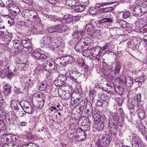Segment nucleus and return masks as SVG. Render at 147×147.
Masks as SVG:
<instances>
[{
  "instance_id": "f257e3e1",
  "label": "nucleus",
  "mask_w": 147,
  "mask_h": 147,
  "mask_svg": "<svg viewBox=\"0 0 147 147\" xmlns=\"http://www.w3.org/2000/svg\"><path fill=\"white\" fill-rule=\"evenodd\" d=\"M109 113V125L111 128L115 127L113 134L115 135L117 132L116 129L117 128L118 124H119L120 125H121L124 123V119H122V117L120 116L118 113H113L111 111Z\"/></svg>"
},
{
  "instance_id": "f03ea898",
  "label": "nucleus",
  "mask_w": 147,
  "mask_h": 147,
  "mask_svg": "<svg viewBox=\"0 0 147 147\" xmlns=\"http://www.w3.org/2000/svg\"><path fill=\"white\" fill-rule=\"evenodd\" d=\"M90 39L88 38H81L75 46V48L76 50L79 52L87 50L88 48V44L90 43L89 42V40Z\"/></svg>"
},
{
  "instance_id": "7ed1b4c3",
  "label": "nucleus",
  "mask_w": 147,
  "mask_h": 147,
  "mask_svg": "<svg viewBox=\"0 0 147 147\" xmlns=\"http://www.w3.org/2000/svg\"><path fill=\"white\" fill-rule=\"evenodd\" d=\"M54 38L50 36H45L43 37V42L41 43L43 47H50L52 51H57L58 46L54 45Z\"/></svg>"
},
{
  "instance_id": "20e7f679",
  "label": "nucleus",
  "mask_w": 147,
  "mask_h": 147,
  "mask_svg": "<svg viewBox=\"0 0 147 147\" xmlns=\"http://www.w3.org/2000/svg\"><path fill=\"white\" fill-rule=\"evenodd\" d=\"M68 29V27L65 24H62L48 27L47 30L50 33H62L67 31Z\"/></svg>"
},
{
  "instance_id": "39448f33",
  "label": "nucleus",
  "mask_w": 147,
  "mask_h": 147,
  "mask_svg": "<svg viewBox=\"0 0 147 147\" xmlns=\"http://www.w3.org/2000/svg\"><path fill=\"white\" fill-rule=\"evenodd\" d=\"M18 74L17 70L15 69L13 71H12L9 68V67L7 68L4 69L1 73V75L3 76H6L7 78H11L15 75Z\"/></svg>"
},
{
  "instance_id": "423d86ee",
  "label": "nucleus",
  "mask_w": 147,
  "mask_h": 147,
  "mask_svg": "<svg viewBox=\"0 0 147 147\" xmlns=\"http://www.w3.org/2000/svg\"><path fill=\"white\" fill-rule=\"evenodd\" d=\"M62 57L63 60L60 62L59 65L63 67H65L67 64L73 63L75 61V59L71 56H65Z\"/></svg>"
},
{
  "instance_id": "0eeeda50",
  "label": "nucleus",
  "mask_w": 147,
  "mask_h": 147,
  "mask_svg": "<svg viewBox=\"0 0 147 147\" xmlns=\"http://www.w3.org/2000/svg\"><path fill=\"white\" fill-rule=\"evenodd\" d=\"M43 29L42 25L37 22L35 23L34 25L32 26L31 30L34 34H37L40 33Z\"/></svg>"
},
{
  "instance_id": "6e6552de",
  "label": "nucleus",
  "mask_w": 147,
  "mask_h": 147,
  "mask_svg": "<svg viewBox=\"0 0 147 147\" xmlns=\"http://www.w3.org/2000/svg\"><path fill=\"white\" fill-rule=\"evenodd\" d=\"M20 104V105L23 108L24 111L26 113L31 114L32 113V110L30 108V103L27 102L23 101Z\"/></svg>"
},
{
  "instance_id": "1a4fd4ad",
  "label": "nucleus",
  "mask_w": 147,
  "mask_h": 147,
  "mask_svg": "<svg viewBox=\"0 0 147 147\" xmlns=\"http://www.w3.org/2000/svg\"><path fill=\"white\" fill-rule=\"evenodd\" d=\"M140 42L136 39H132L130 40L128 43V48L133 49L138 47L139 46Z\"/></svg>"
},
{
  "instance_id": "9d476101",
  "label": "nucleus",
  "mask_w": 147,
  "mask_h": 147,
  "mask_svg": "<svg viewBox=\"0 0 147 147\" xmlns=\"http://www.w3.org/2000/svg\"><path fill=\"white\" fill-rule=\"evenodd\" d=\"M10 139L11 140L9 144H8L7 145H4L2 147H8L9 146H10V147H18V144L16 141V136L15 135H13L11 136Z\"/></svg>"
},
{
  "instance_id": "9b49d317",
  "label": "nucleus",
  "mask_w": 147,
  "mask_h": 147,
  "mask_svg": "<svg viewBox=\"0 0 147 147\" xmlns=\"http://www.w3.org/2000/svg\"><path fill=\"white\" fill-rule=\"evenodd\" d=\"M89 35L94 39L100 40L102 36L99 31L94 30L88 33Z\"/></svg>"
},
{
  "instance_id": "f8f14e48",
  "label": "nucleus",
  "mask_w": 147,
  "mask_h": 147,
  "mask_svg": "<svg viewBox=\"0 0 147 147\" xmlns=\"http://www.w3.org/2000/svg\"><path fill=\"white\" fill-rule=\"evenodd\" d=\"M132 142L133 145H134L135 147H144V144L137 136L133 137Z\"/></svg>"
},
{
  "instance_id": "ddd939ff",
  "label": "nucleus",
  "mask_w": 147,
  "mask_h": 147,
  "mask_svg": "<svg viewBox=\"0 0 147 147\" xmlns=\"http://www.w3.org/2000/svg\"><path fill=\"white\" fill-rule=\"evenodd\" d=\"M102 65L103 66V74L105 76H110L111 74V69L112 68H109V66L105 62L102 63Z\"/></svg>"
},
{
  "instance_id": "4468645a",
  "label": "nucleus",
  "mask_w": 147,
  "mask_h": 147,
  "mask_svg": "<svg viewBox=\"0 0 147 147\" xmlns=\"http://www.w3.org/2000/svg\"><path fill=\"white\" fill-rule=\"evenodd\" d=\"M95 22H94V23L92 22H91L86 25L85 30L87 31L88 33L95 30L94 29L96 27Z\"/></svg>"
},
{
  "instance_id": "2eb2a0df",
  "label": "nucleus",
  "mask_w": 147,
  "mask_h": 147,
  "mask_svg": "<svg viewBox=\"0 0 147 147\" xmlns=\"http://www.w3.org/2000/svg\"><path fill=\"white\" fill-rule=\"evenodd\" d=\"M21 44L26 49H28L29 51L31 52L32 51V47L31 46V44L29 41H27L26 40H23L20 41Z\"/></svg>"
},
{
  "instance_id": "dca6fc26",
  "label": "nucleus",
  "mask_w": 147,
  "mask_h": 147,
  "mask_svg": "<svg viewBox=\"0 0 147 147\" xmlns=\"http://www.w3.org/2000/svg\"><path fill=\"white\" fill-rule=\"evenodd\" d=\"M86 108L87 109L86 113L88 115H91L93 114V110L91 103L88 102L86 103Z\"/></svg>"
},
{
  "instance_id": "f3484780",
  "label": "nucleus",
  "mask_w": 147,
  "mask_h": 147,
  "mask_svg": "<svg viewBox=\"0 0 147 147\" xmlns=\"http://www.w3.org/2000/svg\"><path fill=\"white\" fill-rule=\"evenodd\" d=\"M33 55L38 60L45 59L47 57V55L45 54L40 53L38 51H35Z\"/></svg>"
},
{
  "instance_id": "a211bd4d",
  "label": "nucleus",
  "mask_w": 147,
  "mask_h": 147,
  "mask_svg": "<svg viewBox=\"0 0 147 147\" xmlns=\"http://www.w3.org/2000/svg\"><path fill=\"white\" fill-rule=\"evenodd\" d=\"M134 101L132 99H129L128 102V108L130 110V112L132 113L134 111Z\"/></svg>"
},
{
  "instance_id": "6ab92c4d",
  "label": "nucleus",
  "mask_w": 147,
  "mask_h": 147,
  "mask_svg": "<svg viewBox=\"0 0 147 147\" xmlns=\"http://www.w3.org/2000/svg\"><path fill=\"white\" fill-rule=\"evenodd\" d=\"M18 42L19 40H14L13 42L10 41H9L7 45L8 48L11 49L14 47V49H15V48L17 47V44L18 45L20 43Z\"/></svg>"
},
{
  "instance_id": "aec40b11",
  "label": "nucleus",
  "mask_w": 147,
  "mask_h": 147,
  "mask_svg": "<svg viewBox=\"0 0 147 147\" xmlns=\"http://www.w3.org/2000/svg\"><path fill=\"white\" fill-rule=\"evenodd\" d=\"M92 116L95 121H100L101 119V112L97 111L93 113Z\"/></svg>"
},
{
  "instance_id": "412c9836",
  "label": "nucleus",
  "mask_w": 147,
  "mask_h": 147,
  "mask_svg": "<svg viewBox=\"0 0 147 147\" xmlns=\"http://www.w3.org/2000/svg\"><path fill=\"white\" fill-rule=\"evenodd\" d=\"M104 123L101 121H96L94 125V128L98 130H102L104 126Z\"/></svg>"
},
{
  "instance_id": "4be33fe9",
  "label": "nucleus",
  "mask_w": 147,
  "mask_h": 147,
  "mask_svg": "<svg viewBox=\"0 0 147 147\" xmlns=\"http://www.w3.org/2000/svg\"><path fill=\"white\" fill-rule=\"evenodd\" d=\"M73 16L72 15H69L65 16L63 19V22L65 21L66 23L72 24L73 23Z\"/></svg>"
},
{
  "instance_id": "5701e85b",
  "label": "nucleus",
  "mask_w": 147,
  "mask_h": 147,
  "mask_svg": "<svg viewBox=\"0 0 147 147\" xmlns=\"http://www.w3.org/2000/svg\"><path fill=\"white\" fill-rule=\"evenodd\" d=\"M11 87L9 84H6L3 87L4 94L6 95H8L11 92Z\"/></svg>"
},
{
  "instance_id": "b1692460",
  "label": "nucleus",
  "mask_w": 147,
  "mask_h": 147,
  "mask_svg": "<svg viewBox=\"0 0 147 147\" xmlns=\"http://www.w3.org/2000/svg\"><path fill=\"white\" fill-rule=\"evenodd\" d=\"M134 11L135 12L134 13V14L136 17H140L144 14V12H143L142 9H139L138 8H136L134 9Z\"/></svg>"
},
{
  "instance_id": "393cba45",
  "label": "nucleus",
  "mask_w": 147,
  "mask_h": 147,
  "mask_svg": "<svg viewBox=\"0 0 147 147\" xmlns=\"http://www.w3.org/2000/svg\"><path fill=\"white\" fill-rule=\"evenodd\" d=\"M101 51V47L99 46H96L91 49V53L95 55L99 54V53Z\"/></svg>"
},
{
  "instance_id": "a878e982",
  "label": "nucleus",
  "mask_w": 147,
  "mask_h": 147,
  "mask_svg": "<svg viewBox=\"0 0 147 147\" xmlns=\"http://www.w3.org/2000/svg\"><path fill=\"white\" fill-rule=\"evenodd\" d=\"M70 78L72 80H75L78 76V73L75 71H69Z\"/></svg>"
},
{
  "instance_id": "bb28decb",
  "label": "nucleus",
  "mask_w": 147,
  "mask_h": 147,
  "mask_svg": "<svg viewBox=\"0 0 147 147\" xmlns=\"http://www.w3.org/2000/svg\"><path fill=\"white\" fill-rule=\"evenodd\" d=\"M137 115L140 119H143L145 117V113L143 109H138Z\"/></svg>"
},
{
  "instance_id": "cd10ccee",
  "label": "nucleus",
  "mask_w": 147,
  "mask_h": 147,
  "mask_svg": "<svg viewBox=\"0 0 147 147\" xmlns=\"http://www.w3.org/2000/svg\"><path fill=\"white\" fill-rule=\"evenodd\" d=\"M111 138L109 136L107 135H104L102 136V138L100 141V143L104 142V143L105 144L106 142L107 141V143H110Z\"/></svg>"
},
{
  "instance_id": "c85d7f7f",
  "label": "nucleus",
  "mask_w": 147,
  "mask_h": 147,
  "mask_svg": "<svg viewBox=\"0 0 147 147\" xmlns=\"http://www.w3.org/2000/svg\"><path fill=\"white\" fill-rule=\"evenodd\" d=\"M117 22L119 24V26L122 27L126 28L129 25V24L123 20H118Z\"/></svg>"
},
{
  "instance_id": "c756f323",
  "label": "nucleus",
  "mask_w": 147,
  "mask_h": 147,
  "mask_svg": "<svg viewBox=\"0 0 147 147\" xmlns=\"http://www.w3.org/2000/svg\"><path fill=\"white\" fill-rule=\"evenodd\" d=\"M84 32L83 31L76 30L73 32L72 36L76 37V36L77 35V38L78 39V38H80L79 36L80 35L81 37H82L84 35Z\"/></svg>"
},
{
  "instance_id": "7c9ffc66",
  "label": "nucleus",
  "mask_w": 147,
  "mask_h": 147,
  "mask_svg": "<svg viewBox=\"0 0 147 147\" xmlns=\"http://www.w3.org/2000/svg\"><path fill=\"white\" fill-rule=\"evenodd\" d=\"M65 3L66 5L68 6H74L77 4V1L76 0H66Z\"/></svg>"
},
{
  "instance_id": "2f4dec72",
  "label": "nucleus",
  "mask_w": 147,
  "mask_h": 147,
  "mask_svg": "<svg viewBox=\"0 0 147 147\" xmlns=\"http://www.w3.org/2000/svg\"><path fill=\"white\" fill-rule=\"evenodd\" d=\"M18 42L20 43H19L18 45L17 44V47H16L15 49H14V51L16 53L20 52L21 51L23 50V47H24L21 44L20 40H19Z\"/></svg>"
},
{
  "instance_id": "473e14b6",
  "label": "nucleus",
  "mask_w": 147,
  "mask_h": 147,
  "mask_svg": "<svg viewBox=\"0 0 147 147\" xmlns=\"http://www.w3.org/2000/svg\"><path fill=\"white\" fill-rule=\"evenodd\" d=\"M112 20L110 18H104L103 19H101L99 22L101 23H105L107 24L108 23H111L112 22Z\"/></svg>"
},
{
  "instance_id": "72a5a7b5",
  "label": "nucleus",
  "mask_w": 147,
  "mask_h": 147,
  "mask_svg": "<svg viewBox=\"0 0 147 147\" xmlns=\"http://www.w3.org/2000/svg\"><path fill=\"white\" fill-rule=\"evenodd\" d=\"M6 6L7 7L8 9L9 10L11 11L14 7L15 5L13 4L12 1L10 0H8V1L5 4Z\"/></svg>"
},
{
  "instance_id": "f704fd0d",
  "label": "nucleus",
  "mask_w": 147,
  "mask_h": 147,
  "mask_svg": "<svg viewBox=\"0 0 147 147\" xmlns=\"http://www.w3.org/2000/svg\"><path fill=\"white\" fill-rule=\"evenodd\" d=\"M4 19L6 18L8 19L7 20L8 23L10 25H12L14 23V19L8 15L5 16L4 17Z\"/></svg>"
},
{
  "instance_id": "c9c22d12",
  "label": "nucleus",
  "mask_w": 147,
  "mask_h": 147,
  "mask_svg": "<svg viewBox=\"0 0 147 147\" xmlns=\"http://www.w3.org/2000/svg\"><path fill=\"white\" fill-rule=\"evenodd\" d=\"M121 68V67L120 64H116L115 69L114 70V74L115 75L118 74L120 72Z\"/></svg>"
},
{
  "instance_id": "e433bc0d",
  "label": "nucleus",
  "mask_w": 147,
  "mask_h": 147,
  "mask_svg": "<svg viewBox=\"0 0 147 147\" xmlns=\"http://www.w3.org/2000/svg\"><path fill=\"white\" fill-rule=\"evenodd\" d=\"M11 107L12 109H13L15 110H17L19 109L18 104L15 101H12L11 103Z\"/></svg>"
},
{
  "instance_id": "4c0bfd02",
  "label": "nucleus",
  "mask_w": 147,
  "mask_h": 147,
  "mask_svg": "<svg viewBox=\"0 0 147 147\" xmlns=\"http://www.w3.org/2000/svg\"><path fill=\"white\" fill-rule=\"evenodd\" d=\"M115 94L117 93L121 95L123 92V88L120 86H118L117 88H115Z\"/></svg>"
},
{
  "instance_id": "58836bf2",
  "label": "nucleus",
  "mask_w": 147,
  "mask_h": 147,
  "mask_svg": "<svg viewBox=\"0 0 147 147\" xmlns=\"http://www.w3.org/2000/svg\"><path fill=\"white\" fill-rule=\"evenodd\" d=\"M107 91L109 93L115 94V88L114 86L108 88H107Z\"/></svg>"
},
{
  "instance_id": "ea45409f",
  "label": "nucleus",
  "mask_w": 147,
  "mask_h": 147,
  "mask_svg": "<svg viewBox=\"0 0 147 147\" xmlns=\"http://www.w3.org/2000/svg\"><path fill=\"white\" fill-rule=\"evenodd\" d=\"M11 11H12V12H13L16 15H18L19 13V12L20 11V9L19 8L16 6V5L14 6V7L13 8Z\"/></svg>"
},
{
  "instance_id": "a19ab883",
  "label": "nucleus",
  "mask_w": 147,
  "mask_h": 147,
  "mask_svg": "<svg viewBox=\"0 0 147 147\" xmlns=\"http://www.w3.org/2000/svg\"><path fill=\"white\" fill-rule=\"evenodd\" d=\"M47 86L45 82H42L39 86V89L40 90L43 91L44 90Z\"/></svg>"
},
{
  "instance_id": "79ce46f5",
  "label": "nucleus",
  "mask_w": 147,
  "mask_h": 147,
  "mask_svg": "<svg viewBox=\"0 0 147 147\" xmlns=\"http://www.w3.org/2000/svg\"><path fill=\"white\" fill-rule=\"evenodd\" d=\"M99 97L100 99L104 101H107L108 99V97L104 94L100 95Z\"/></svg>"
},
{
  "instance_id": "37998d69",
  "label": "nucleus",
  "mask_w": 147,
  "mask_h": 147,
  "mask_svg": "<svg viewBox=\"0 0 147 147\" xmlns=\"http://www.w3.org/2000/svg\"><path fill=\"white\" fill-rule=\"evenodd\" d=\"M80 98H77L75 99L74 101L72 103V105L73 106L76 107L78 105L80 101Z\"/></svg>"
},
{
  "instance_id": "c03bdc74",
  "label": "nucleus",
  "mask_w": 147,
  "mask_h": 147,
  "mask_svg": "<svg viewBox=\"0 0 147 147\" xmlns=\"http://www.w3.org/2000/svg\"><path fill=\"white\" fill-rule=\"evenodd\" d=\"M117 113H118L119 114V116L122 117V119H124V117L123 116L124 115V114L123 112V111L122 108H120L118 110Z\"/></svg>"
},
{
  "instance_id": "a18cd8bd",
  "label": "nucleus",
  "mask_w": 147,
  "mask_h": 147,
  "mask_svg": "<svg viewBox=\"0 0 147 147\" xmlns=\"http://www.w3.org/2000/svg\"><path fill=\"white\" fill-rule=\"evenodd\" d=\"M141 101H137L136 107L138 109H143V107L142 106V104L141 103Z\"/></svg>"
},
{
  "instance_id": "49530a36",
  "label": "nucleus",
  "mask_w": 147,
  "mask_h": 147,
  "mask_svg": "<svg viewBox=\"0 0 147 147\" xmlns=\"http://www.w3.org/2000/svg\"><path fill=\"white\" fill-rule=\"evenodd\" d=\"M79 5V8L78 9V12H82L85 10L86 8V6L84 4H81Z\"/></svg>"
},
{
  "instance_id": "de8ad7c7",
  "label": "nucleus",
  "mask_w": 147,
  "mask_h": 147,
  "mask_svg": "<svg viewBox=\"0 0 147 147\" xmlns=\"http://www.w3.org/2000/svg\"><path fill=\"white\" fill-rule=\"evenodd\" d=\"M78 129H77L74 130L73 133V138H72L74 139L75 138H79L78 135L77 134V133L78 134Z\"/></svg>"
},
{
  "instance_id": "09e8293b",
  "label": "nucleus",
  "mask_w": 147,
  "mask_h": 147,
  "mask_svg": "<svg viewBox=\"0 0 147 147\" xmlns=\"http://www.w3.org/2000/svg\"><path fill=\"white\" fill-rule=\"evenodd\" d=\"M67 79V77L63 75H61L59 77V80H60L61 82H64Z\"/></svg>"
},
{
  "instance_id": "8fccbe9b",
  "label": "nucleus",
  "mask_w": 147,
  "mask_h": 147,
  "mask_svg": "<svg viewBox=\"0 0 147 147\" xmlns=\"http://www.w3.org/2000/svg\"><path fill=\"white\" fill-rule=\"evenodd\" d=\"M4 38L6 41H10L12 38V36L11 34H9L5 36Z\"/></svg>"
},
{
  "instance_id": "3c124183",
  "label": "nucleus",
  "mask_w": 147,
  "mask_h": 147,
  "mask_svg": "<svg viewBox=\"0 0 147 147\" xmlns=\"http://www.w3.org/2000/svg\"><path fill=\"white\" fill-rule=\"evenodd\" d=\"M138 128L139 130L142 132H144L145 131V127L142 123L139 124Z\"/></svg>"
},
{
  "instance_id": "603ef678",
  "label": "nucleus",
  "mask_w": 147,
  "mask_h": 147,
  "mask_svg": "<svg viewBox=\"0 0 147 147\" xmlns=\"http://www.w3.org/2000/svg\"><path fill=\"white\" fill-rule=\"evenodd\" d=\"M140 31L143 32H147V24H146L140 28Z\"/></svg>"
},
{
  "instance_id": "864d4df0",
  "label": "nucleus",
  "mask_w": 147,
  "mask_h": 147,
  "mask_svg": "<svg viewBox=\"0 0 147 147\" xmlns=\"http://www.w3.org/2000/svg\"><path fill=\"white\" fill-rule=\"evenodd\" d=\"M139 79V82H143L146 79V76L144 75L141 76L140 77H138Z\"/></svg>"
},
{
  "instance_id": "5fc2aeb1",
  "label": "nucleus",
  "mask_w": 147,
  "mask_h": 147,
  "mask_svg": "<svg viewBox=\"0 0 147 147\" xmlns=\"http://www.w3.org/2000/svg\"><path fill=\"white\" fill-rule=\"evenodd\" d=\"M130 15V13L129 11L124 12L123 14V18L124 19H126L128 18Z\"/></svg>"
},
{
  "instance_id": "6e6d98bb",
  "label": "nucleus",
  "mask_w": 147,
  "mask_h": 147,
  "mask_svg": "<svg viewBox=\"0 0 147 147\" xmlns=\"http://www.w3.org/2000/svg\"><path fill=\"white\" fill-rule=\"evenodd\" d=\"M79 129L80 130H81V134H83V135L84 136L85 138H83V139H80V141H82L84 140H85V139L86 138V134L85 132V131L84 130L82 129L81 128H79Z\"/></svg>"
},
{
  "instance_id": "4d7b16f0",
  "label": "nucleus",
  "mask_w": 147,
  "mask_h": 147,
  "mask_svg": "<svg viewBox=\"0 0 147 147\" xmlns=\"http://www.w3.org/2000/svg\"><path fill=\"white\" fill-rule=\"evenodd\" d=\"M90 50L89 49H87L86 51H84L82 53V54L83 56H85L86 57H88V56H89V53Z\"/></svg>"
},
{
  "instance_id": "13d9d810",
  "label": "nucleus",
  "mask_w": 147,
  "mask_h": 147,
  "mask_svg": "<svg viewBox=\"0 0 147 147\" xmlns=\"http://www.w3.org/2000/svg\"><path fill=\"white\" fill-rule=\"evenodd\" d=\"M125 78V83L127 82L129 84H131L133 83V80L131 77H128L127 78Z\"/></svg>"
},
{
  "instance_id": "bf43d9fd",
  "label": "nucleus",
  "mask_w": 147,
  "mask_h": 147,
  "mask_svg": "<svg viewBox=\"0 0 147 147\" xmlns=\"http://www.w3.org/2000/svg\"><path fill=\"white\" fill-rule=\"evenodd\" d=\"M81 17V16L79 15L76 16H73V21L75 20V21H78L79 20Z\"/></svg>"
},
{
  "instance_id": "052dcab7",
  "label": "nucleus",
  "mask_w": 147,
  "mask_h": 147,
  "mask_svg": "<svg viewBox=\"0 0 147 147\" xmlns=\"http://www.w3.org/2000/svg\"><path fill=\"white\" fill-rule=\"evenodd\" d=\"M78 2L79 3L86 4L88 3V0H78Z\"/></svg>"
},
{
  "instance_id": "680f3d73",
  "label": "nucleus",
  "mask_w": 147,
  "mask_h": 147,
  "mask_svg": "<svg viewBox=\"0 0 147 147\" xmlns=\"http://www.w3.org/2000/svg\"><path fill=\"white\" fill-rule=\"evenodd\" d=\"M8 1V0H0V5L3 6Z\"/></svg>"
},
{
  "instance_id": "e2e57ef3",
  "label": "nucleus",
  "mask_w": 147,
  "mask_h": 147,
  "mask_svg": "<svg viewBox=\"0 0 147 147\" xmlns=\"http://www.w3.org/2000/svg\"><path fill=\"white\" fill-rule=\"evenodd\" d=\"M106 3H97L96 4V7H101L103 6L106 5Z\"/></svg>"
},
{
  "instance_id": "0e129e2a",
  "label": "nucleus",
  "mask_w": 147,
  "mask_h": 147,
  "mask_svg": "<svg viewBox=\"0 0 147 147\" xmlns=\"http://www.w3.org/2000/svg\"><path fill=\"white\" fill-rule=\"evenodd\" d=\"M27 147H36L35 144L34 143H29L26 144Z\"/></svg>"
},
{
  "instance_id": "69168bd1",
  "label": "nucleus",
  "mask_w": 147,
  "mask_h": 147,
  "mask_svg": "<svg viewBox=\"0 0 147 147\" xmlns=\"http://www.w3.org/2000/svg\"><path fill=\"white\" fill-rule=\"evenodd\" d=\"M141 96H142L141 94L140 93H139L137 95V96H136L137 101H141Z\"/></svg>"
},
{
  "instance_id": "338daca9",
  "label": "nucleus",
  "mask_w": 147,
  "mask_h": 147,
  "mask_svg": "<svg viewBox=\"0 0 147 147\" xmlns=\"http://www.w3.org/2000/svg\"><path fill=\"white\" fill-rule=\"evenodd\" d=\"M34 138V136L31 133H29L28 135L27 138L31 140L33 139Z\"/></svg>"
},
{
  "instance_id": "774afa93",
  "label": "nucleus",
  "mask_w": 147,
  "mask_h": 147,
  "mask_svg": "<svg viewBox=\"0 0 147 147\" xmlns=\"http://www.w3.org/2000/svg\"><path fill=\"white\" fill-rule=\"evenodd\" d=\"M52 20L55 22H63L62 20L59 18H54Z\"/></svg>"
}]
</instances>
